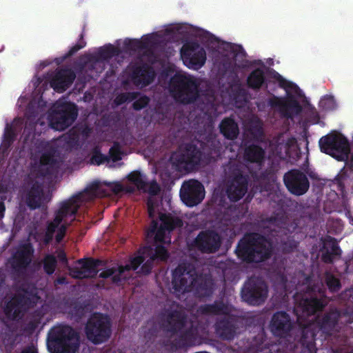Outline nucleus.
Returning <instances> with one entry per match:
<instances>
[{
	"label": "nucleus",
	"instance_id": "a878e982",
	"mask_svg": "<svg viewBox=\"0 0 353 353\" xmlns=\"http://www.w3.org/2000/svg\"><path fill=\"white\" fill-rule=\"evenodd\" d=\"M237 326V319L233 315L224 316L217 319L214 329L216 334L223 340H232L234 338Z\"/></svg>",
	"mask_w": 353,
	"mask_h": 353
},
{
	"label": "nucleus",
	"instance_id": "7c9ffc66",
	"mask_svg": "<svg viewBox=\"0 0 353 353\" xmlns=\"http://www.w3.org/2000/svg\"><path fill=\"white\" fill-rule=\"evenodd\" d=\"M219 132L228 140L233 141L239 134V127L234 117L231 115L223 118L219 125Z\"/></svg>",
	"mask_w": 353,
	"mask_h": 353
},
{
	"label": "nucleus",
	"instance_id": "aec40b11",
	"mask_svg": "<svg viewBox=\"0 0 353 353\" xmlns=\"http://www.w3.org/2000/svg\"><path fill=\"white\" fill-rule=\"evenodd\" d=\"M180 197L188 207H194L201 203L205 197V189L197 180L185 181L180 190Z\"/></svg>",
	"mask_w": 353,
	"mask_h": 353
},
{
	"label": "nucleus",
	"instance_id": "393cba45",
	"mask_svg": "<svg viewBox=\"0 0 353 353\" xmlns=\"http://www.w3.org/2000/svg\"><path fill=\"white\" fill-rule=\"evenodd\" d=\"M322 246L320 248L322 262L326 264H333L335 260L341 259L342 250L334 237L326 236L322 239Z\"/></svg>",
	"mask_w": 353,
	"mask_h": 353
},
{
	"label": "nucleus",
	"instance_id": "f8f14e48",
	"mask_svg": "<svg viewBox=\"0 0 353 353\" xmlns=\"http://www.w3.org/2000/svg\"><path fill=\"white\" fill-rule=\"evenodd\" d=\"M319 144L322 152L332 156L338 161H345L348 158L350 144L343 136L329 134L322 137Z\"/></svg>",
	"mask_w": 353,
	"mask_h": 353
},
{
	"label": "nucleus",
	"instance_id": "473e14b6",
	"mask_svg": "<svg viewBox=\"0 0 353 353\" xmlns=\"http://www.w3.org/2000/svg\"><path fill=\"white\" fill-rule=\"evenodd\" d=\"M199 312L205 315H228L230 310L228 304L222 300H216L213 303L204 304L199 307Z\"/></svg>",
	"mask_w": 353,
	"mask_h": 353
},
{
	"label": "nucleus",
	"instance_id": "f03ea898",
	"mask_svg": "<svg viewBox=\"0 0 353 353\" xmlns=\"http://www.w3.org/2000/svg\"><path fill=\"white\" fill-rule=\"evenodd\" d=\"M82 194H79L69 199L63 201L60 204L59 209L56 212L53 221L48 223L46 230H38L30 233V236L38 243L41 247L48 245L55 235V241L60 243L65 236L68 227L70 223L68 222V218H70V221H73L78 212L80 204L82 201Z\"/></svg>",
	"mask_w": 353,
	"mask_h": 353
},
{
	"label": "nucleus",
	"instance_id": "4468645a",
	"mask_svg": "<svg viewBox=\"0 0 353 353\" xmlns=\"http://www.w3.org/2000/svg\"><path fill=\"white\" fill-rule=\"evenodd\" d=\"M196 269L190 263L179 264L172 272V285L174 293L183 294L192 290V281Z\"/></svg>",
	"mask_w": 353,
	"mask_h": 353
},
{
	"label": "nucleus",
	"instance_id": "58836bf2",
	"mask_svg": "<svg viewBox=\"0 0 353 353\" xmlns=\"http://www.w3.org/2000/svg\"><path fill=\"white\" fill-rule=\"evenodd\" d=\"M143 253L147 256H151L155 261H165L169 257L168 252L163 245H157L154 250L151 248H146Z\"/></svg>",
	"mask_w": 353,
	"mask_h": 353
},
{
	"label": "nucleus",
	"instance_id": "37998d69",
	"mask_svg": "<svg viewBox=\"0 0 353 353\" xmlns=\"http://www.w3.org/2000/svg\"><path fill=\"white\" fill-rule=\"evenodd\" d=\"M325 283L332 293L339 292L341 288L340 280L331 273L325 274Z\"/></svg>",
	"mask_w": 353,
	"mask_h": 353
},
{
	"label": "nucleus",
	"instance_id": "f257e3e1",
	"mask_svg": "<svg viewBox=\"0 0 353 353\" xmlns=\"http://www.w3.org/2000/svg\"><path fill=\"white\" fill-rule=\"evenodd\" d=\"M172 303L161 314L162 325L165 331L176 335L172 346L176 349H185L196 345L199 341L200 323L196 320H188L187 314L181 310L173 308Z\"/></svg>",
	"mask_w": 353,
	"mask_h": 353
},
{
	"label": "nucleus",
	"instance_id": "1a4fd4ad",
	"mask_svg": "<svg viewBox=\"0 0 353 353\" xmlns=\"http://www.w3.org/2000/svg\"><path fill=\"white\" fill-rule=\"evenodd\" d=\"M161 225L157 220H152L150 228L146 232L148 239L153 238L155 243L161 244L170 243V232L183 226V223L181 218L173 216L170 213H160L159 216Z\"/></svg>",
	"mask_w": 353,
	"mask_h": 353
},
{
	"label": "nucleus",
	"instance_id": "680f3d73",
	"mask_svg": "<svg viewBox=\"0 0 353 353\" xmlns=\"http://www.w3.org/2000/svg\"><path fill=\"white\" fill-rule=\"evenodd\" d=\"M126 92L119 94L114 99V103L117 105H121L127 102Z\"/></svg>",
	"mask_w": 353,
	"mask_h": 353
},
{
	"label": "nucleus",
	"instance_id": "09e8293b",
	"mask_svg": "<svg viewBox=\"0 0 353 353\" xmlns=\"http://www.w3.org/2000/svg\"><path fill=\"white\" fill-rule=\"evenodd\" d=\"M83 37H84V32H82L81 33V34L79 35V39L78 43L70 48V50H68V52L66 54L67 57L73 56L79 50H80L81 49L83 48L85 46L86 42L84 41Z\"/></svg>",
	"mask_w": 353,
	"mask_h": 353
},
{
	"label": "nucleus",
	"instance_id": "f704fd0d",
	"mask_svg": "<svg viewBox=\"0 0 353 353\" xmlns=\"http://www.w3.org/2000/svg\"><path fill=\"white\" fill-rule=\"evenodd\" d=\"M315 323H310L302 327L301 343L308 349L312 347L314 343L319 330Z\"/></svg>",
	"mask_w": 353,
	"mask_h": 353
},
{
	"label": "nucleus",
	"instance_id": "dca6fc26",
	"mask_svg": "<svg viewBox=\"0 0 353 353\" xmlns=\"http://www.w3.org/2000/svg\"><path fill=\"white\" fill-rule=\"evenodd\" d=\"M222 238L214 230L201 231L191 243L192 248L203 254H214L221 248Z\"/></svg>",
	"mask_w": 353,
	"mask_h": 353
},
{
	"label": "nucleus",
	"instance_id": "9d476101",
	"mask_svg": "<svg viewBox=\"0 0 353 353\" xmlns=\"http://www.w3.org/2000/svg\"><path fill=\"white\" fill-rule=\"evenodd\" d=\"M85 334L88 341L94 345L106 342L112 334V322L107 314L93 313L85 325Z\"/></svg>",
	"mask_w": 353,
	"mask_h": 353
},
{
	"label": "nucleus",
	"instance_id": "0eeeda50",
	"mask_svg": "<svg viewBox=\"0 0 353 353\" xmlns=\"http://www.w3.org/2000/svg\"><path fill=\"white\" fill-rule=\"evenodd\" d=\"M199 83L190 75L176 73L169 82L170 92L174 100L183 105L194 103L199 97Z\"/></svg>",
	"mask_w": 353,
	"mask_h": 353
},
{
	"label": "nucleus",
	"instance_id": "3c124183",
	"mask_svg": "<svg viewBox=\"0 0 353 353\" xmlns=\"http://www.w3.org/2000/svg\"><path fill=\"white\" fill-rule=\"evenodd\" d=\"M161 188L155 179L151 181H148V185H146L145 190H142L143 192H148L150 195L155 196L159 193Z\"/></svg>",
	"mask_w": 353,
	"mask_h": 353
},
{
	"label": "nucleus",
	"instance_id": "864d4df0",
	"mask_svg": "<svg viewBox=\"0 0 353 353\" xmlns=\"http://www.w3.org/2000/svg\"><path fill=\"white\" fill-rule=\"evenodd\" d=\"M149 259L144 263H143L141 267V272L143 274H149L153 268L154 259L151 256H148Z\"/></svg>",
	"mask_w": 353,
	"mask_h": 353
},
{
	"label": "nucleus",
	"instance_id": "4be33fe9",
	"mask_svg": "<svg viewBox=\"0 0 353 353\" xmlns=\"http://www.w3.org/2000/svg\"><path fill=\"white\" fill-rule=\"evenodd\" d=\"M321 288L319 285H308L306 287L305 296H303L300 301L299 305L303 312L307 314H314L316 312L321 311L326 305V303L322 299L316 296V292H320Z\"/></svg>",
	"mask_w": 353,
	"mask_h": 353
},
{
	"label": "nucleus",
	"instance_id": "bb28decb",
	"mask_svg": "<svg viewBox=\"0 0 353 353\" xmlns=\"http://www.w3.org/2000/svg\"><path fill=\"white\" fill-rule=\"evenodd\" d=\"M214 282L209 274H198L194 276L192 281V290L198 297L210 296L214 291Z\"/></svg>",
	"mask_w": 353,
	"mask_h": 353
},
{
	"label": "nucleus",
	"instance_id": "b1692460",
	"mask_svg": "<svg viewBox=\"0 0 353 353\" xmlns=\"http://www.w3.org/2000/svg\"><path fill=\"white\" fill-rule=\"evenodd\" d=\"M292 328V323L290 315L284 311L275 312L270 323V329L274 336L285 338Z\"/></svg>",
	"mask_w": 353,
	"mask_h": 353
},
{
	"label": "nucleus",
	"instance_id": "79ce46f5",
	"mask_svg": "<svg viewBox=\"0 0 353 353\" xmlns=\"http://www.w3.org/2000/svg\"><path fill=\"white\" fill-rule=\"evenodd\" d=\"M57 264V259L52 254H46L43 259V270L49 275L52 274L54 272Z\"/></svg>",
	"mask_w": 353,
	"mask_h": 353
},
{
	"label": "nucleus",
	"instance_id": "49530a36",
	"mask_svg": "<svg viewBox=\"0 0 353 353\" xmlns=\"http://www.w3.org/2000/svg\"><path fill=\"white\" fill-rule=\"evenodd\" d=\"M41 323V316L36 317L30 319L24 326L23 331L28 334H32Z\"/></svg>",
	"mask_w": 353,
	"mask_h": 353
},
{
	"label": "nucleus",
	"instance_id": "5701e85b",
	"mask_svg": "<svg viewBox=\"0 0 353 353\" xmlns=\"http://www.w3.org/2000/svg\"><path fill=\"white\" fill-rule=\"evenodd\" d=\"M34 249L30 242L21 244L12 256L11 267L16 272L26 270L32 262Z\"/></svg>",
	"mask_w": 353,
	"mask_h": 353
},
{
	"label": "nucleus",
	"instance_id": "6e6552de",
	"mask_svg": "<svg viewBox=\"0 0 353 353\" xmlns=\"http://www.w3.org/2000/svg\"><path fill=\"white\" fill-rule=\"evenodd\" d=\"M249 176L243 165L232 163L228 167L226 183V195L229 200L236 202L243 197L248 191Z\"/></svg>",
	"mask_w": 353,
	"mask_h": 353
},
{
	"label": "nucleus",
	"instance_id": "c85d7f7f",
	"mask_svg": "<svg viewBox=\"0 0 353 353\" xmlns=\"http://www.w3.org/2000/svg\"><path fill=\"white\" fill-rule=\"evenodd\" d=\"M131 78L135 85L148 86L153 82L155 72L152 67L143 63L133 68Z\"/></svg>",
	"mask_w": 353,
	"mask_h": 353
},
{
	"label": "nucleus",
	"instance_id": "412c9836",
	"mask_svg": "<svg viewBox=\"0 0 353 353\" xmlns=\"http://www.w3.org/2000/svg\"><path fill=\"white\" fill-rule=\"evenodd\" d=\"M30 299L21 294H15L8 301L4 307L3 312L9 321H19L23 316L28 309Z\"/></svg>",
	"mask_w": 353,
	"mask_h": 353
},
{
	"label": "nucleus",
	"instance_id": "4c0bfd02",
	"mask_svg": "<svg viewBox=\"0 0 353 353\" xmlns=\"http://www.w3.org/2000/svg\"><path fill=\"white\" fill-rule=\"evenodd\" d=\"M126 179L140 191L145 190L148 185V176L139 170H134L130 172Z\"/></svg>",
	"mask_w": 353,
	"mask_h": 353
},
{
	"label": "nucleus",
	"instance_id": "a211bd4d",
	"mask_svg": "<svg viewBox=\"0 0 353 353\" xmlns=\"http://www.w3.org/2000/svg\"><path fill=\"white\" fill-rule=\"evenodd\" d=\"M283 182L289 192L295 196L305 194L310 188L307 175L297 169H292L285 173Z\"/></svg>",
	"mask_w": 353,
	"mask_h": 353
},
{
	"label": "nucleus",
	"instance_id": "423d86ee",
	"mask_svg": "<svg viewBox=\"0 0 353 353\" xmlns=\"http://www.w3.org/2000/svg\"><path fill=\"white\" fill-rule=\"evenodd\" d=\"M79 342L78 332L68 325L55 326L48 334V347L53 353H75Z\"/></svg>",
	"mask_w": 353,
	"mask_h": 353
},
{
	"label": "nucleus",
	"instance_id": "7ed1b4c3",
	"mask_svg": "<svg viewBox=\"0 0 353 353\" xmlns=\"http://www.w3.org/2000/svg\"><path fill=\"white\" fill-rule=\"evenodd\" d=\"M219 143L215 136L208 134L201 140L194 139L180 145L179 151L173 157V163L179 170L192 171L201 163L203 158L211 159L219 153Z\"/></svg>",
	"mask_w": 353,
	"mask_h": 353
},
{
	"label": "nucleus",
	"instance_id": "de8ad7c7",
	"mask_svg": "<svg viewBox=\"0 0 353 353\" xmlns=\"http://www.w3.org/2000/svg\"><path fill=\"white\" fill-rule=\"evenodd\" d=\"M150 101V98L146 95H142L137 97L132 103V108L136 111H139L147 107Z\"/></svg>",
	"mask_w": 353,
	"mask_h": 353
},
{
	"label": "nucleus",
	"instance_id": "69168bd1",
	"mask_svg": "<svg viewBox=\"0 0 353 353\" xmlns=\"http://www.w3.org/2000/svg\"><path fill=\"white\" fill-rule=\"evenodd\" d=\"M140 94L141 93L139 92H127V102H131L132 101H134Z\"/></svg>",
	"mask_w": 353,
	"mask_h": 353
},
{
	"label": "nucleus",
	"instance_id": "9b49d317",
	"mask_svg": "<svg viewBox=\"0 0 353 353\" xmlns=\"http://www.w3.org/2000/svg\"><path fill=\"white\" fill-rule=\"evenodd\" d=\"M241 295L242 300L250 305L259 306L268 298V286L261 277L251 276L244 283Z\"/></svg>",
	"mask_w": 353,
	"mask_h": 353
},
{
	"label": "nucleus",
	"instance_id": "a18cd8bd",
	"mask_svg": "<svg viewBox=\"0 0 353 353\" xmlns=\"http://www.w3.org/2000/svg\"><path fill=\"white\" fill-rule=\"evenodd\" d=\"M319 106L325 110H332L336 108L335 99L332 95H325L319 102Z\"/></svg>",
	"mask_w": 353,
	"mask_h": 353
},
{
	"label": "nucleus",
	"instance_id": "ddd939ff",
	"mask_svg": "<svg viewBox=\"0 0 353 353\" xmlns=\"http://www.w3.org/2000/svg\"><path fill=\"white\" fill-rule=\"evenodd\" d=\"M63 162L59 148L54 145L47 143L40 157L38 173L43 177L51 176L58 172Z\"/></svg>",
	"mask_w": 353,
	"mask_h": 353
},
{
	"label": "nucleus",
	"instance_id": "39448f33",
	"mask_svg": "<svg viewBox=\"0 0 353 353\" xmlns=\"http://www.w3.org/2000/svg\"><path fill=\"white\" fill-rule=\"evenodd\" d=\"M263 233L270 242L280 244L283 251L290 253L296 248L298 243L288 234L286 219L284 216H271L262 221Z\"/></svg>",
	"mask_w": 353,
	"mask_h": 353
},
{
	"label": "nucleus",
	"instance_id": "0e129e2a",
	"mask_svg": "<svg viewBox=\"0 0 353 353\" xmlns=\"http://www.w3.org/2000/svg\"><path fill=\"white\" fill-rule=\"evenodd\" d=\"M252 133L256 136L261 137L263 134V130L260 125H254L251 129Z\"/></svg>",
	"mask_w": 353,
	"mask_h": 353
},
{
	"label": "nucleus",
	"instance_id": "4d7b16f0",
	"mask_svg": "<svg viewBox=\"0 0 353 353\" xmlns=\"http://www.w3.org/2000/svg\"><path fill=\"white\" fill-rule=\"evenodd\" d=\"M100 188V184L99 182L94 181L90 184L85 188V192L90 194L92 196H96Z\"/></svg>",
	"mask_w": 353,
	"mask_h": 353
},
{
	"label": "nucleus",
	"instance_id": "ea45409f",
	"mask_svg": "<svg viewBox=\"0 0 353 353\" xmlns=\"http://www.w3.org/2000/svg\"><path fill=\"white\" fill-rule=\"evenodd\" d=\"M120 53V50L112 44H108L99 48L98 56L103 60H108Z\"/></svg>",
	"mask_w": 353,
	"mask_h": 353
},
{
	"label": "nucleus",
	"instance_id": "8fccbe9b",
	"mask_svg": "<svg viewBox=\"0 0 353 353\" xmlns=\"http://www.w3.org/2000/svg\"><path fill=\"white\" fill-rule=\"evenodd\" d=\"M140 44L139 39H126L124 40L123 47L126 50L137 51L141 50Z\"/></svg>",
	"mask_w": 353,
	"mask_h": 353
},
{
	"label": "nucleus",
	"instance_id": "c03bdc74",
	"mask_svg": "<svg viewBox=\"0 0 353 353\" xmlns=\"http://www.w3.org/2000/svg\"><path fill=\"white\" fill-rule=\"evenodd\" d=\"M17 137V133L14 128L7 124L3 134V145L9 148L14 141Z\"/></svg>",
	"mask_w": 353,
	"mask_h": 353
},
{
	"label": "nucleus",
	"instance_id": "c756f323",
	"mask_svg": "<svg viewBox=\"0 0 353 353\" xmlns=\"http://www.w3.org/2000/svg\"><path fill=\"white\" fill-rule=\"evenodd\" d=\"M45 199L42 185L38 181H34L26 193V202L27 205L30 210L40 208Z\"/></svg>",
	"mask_w": 353,
	"mask_h": 353
},
{
	"label": "nucleus",
	"instance_id": "cd10ccee",
	"mask_svg": "<svg viewBox=\"0 0 353 353\" xmlns=\"http://www.w3.org/2000/svg\"><path fill=\"white\" fill-rule=\"evenodd\" d=\"M76 74L69 68H61L54 73L50 81V86L59 93L65 92L74 82Z\"/></svg>",
	"mask_w": 353,
	"mask_h": 353
},
{
	"label": "nucleus",
	"instance_id": "72a5a7b5",
	"mask_svg": "<svg viewBox=\"0 0 353 353\" xmlns=\"http://www.w3.org/2000/svg\"><path fill=\"white\" fill-rule=\"evenodd\" d=\"M265 152L260 145L250 144L245 148L243 157L250 163H261L265 158Z\"/></svg>",
	"mask_w": 353,
	"mask_h": 353
},
{
	"label": "nucleus",
	"instance_id": "2f4dec72",
	"mask_svg": "<svg viewBox=\"0 0 353 353\" xmlns=\"http://www.w3.org/2000/svg\"><path fill=\"white\" fill-rule=\"evenodd\" d=\"M339 317L340 314L336 310L327 312L321 318L318 317L316 321L318 330L330 334L338 324Z\"/></svg>",
	"mask_w": 353,
	"mask_h": 353
},
{
	"label": "nucleus",
	"instance_id": "c9c22d12",
	"mask_svg": "<svg viewBox=\"0 0 353 353\" xmlns=\"http://www.w3.org/2000/svg\"><path fill=\"white\" fill-rule=\"evenodd\" d=\"M77 263L81 265L83 273L87 278H95L98 274V267L101 265L102 261L100 259H80Z\"/></svg>",
	"mask_w": 353,
	"mask_h": 353
},
{
	"label": "nucleus",
	"instance_id": "a19ab883",
	"mask_svg": "<svg viewBox=\"0 0 353 353\" xmlns=\"http://www.w3.org/2000/svg\"><path fill=\"white\" fill-rule=\"evenodd\" d=\"M110 158L108 156L103 154L98 147H95L92 150L91 157L90 159V163L95 165H100L105 162H109Z\"/></svg>",
	"mask_w": 353,
	"mask_h": 353
},
{
	"label": "nucleus",
	"instance_id": "13d9d810",
	"mask_svg": "<svg viewBox=\"0 0 353 353\" xmlns=\"http://www.w3.org/2000/svg\"><path fill=\"white\" fill-rule=\"evenodd\" d=\"M71 276L77 279H87L85 274L83 273V270L81 268L74 267L70 270Z\"/></svg>",
	"mask_w": 353,
	"mask_h": 353
},
{
	"label": "nucleus",
	"instance_id": "e2e57ef3",
	"mask_svg": "<svg viewBox=\"0 0 353 353\" xmlns=\"http://www.w3.org/2000/svg\"><path fill=\"white\" fill-rule=\"evenodd\" d=\"M112 282L117 285H120L123 281L125 280V278H122V275L117 274V272L113 274L111 277Z\"/></svg>",
	"mask_w": 353,
	"mask_h": 353
},
{
	"label": "nucleus",
	"instance_id": "20e7f679",
	"mask_svg": "<svg viewBox=\"0 0 353 353\" xmlns=\"http://www.w3.org/2000/svg\"><path fill=\"white\" fill-rule=\"evenodd\" d=\"M235 252L237 257L243 262H263L272 256V243L265 234L250 233L239 240Z\"/></svg>",
	"mask_w": 353,
	"mask_h": 353
},
{
	"label": "nucleus",
	"instance_id": "f3484780",
	"mask_svg": "<svg viewBox=\"0 0 353 353\" xmlns=\"http://www.w3.org/2000/svg\"><path fill=\"white\" fill-rule=\"evenodd\" d=\"M183 63L189 68L198 70L205 63V50L196 41L185 43L181 50Z\"/></svg>",
	"mask_w": 353,
	"mask_h": 353
},
{
	"label": "nucleus",
	"instance_id": "6e6d98bb",
	"mask_svg": "<svg viewBox=\"0 0 353 353\" xmlns=\"http://www.w3.org/2000/svg\"><path fill=\"white\" fill-rule=\"evenodd\" d=\"M145 261V256L142 255L137 256L131 259L130 263V270H136Z\"/></svg>",
	"mask_w": 353,
	"mask_h": 353
},
{
	"label": "nucleus",
	"instance_id": "6ab92c4d",
	"mask_svg": "<svg viewBox=\"0 0 353 353\" xmlns=\"http://www.w3.org/2000/svg\"><path fill=\"white\" fill-rule=\"evenodd\" d=\"M268 103L271 108H277L281 115L286 119H293L303 110L298 100L292 94L285 98L273 95L268 99Z\"/></svg>",
	"mask_w": 353,
	"mask_h": 353
},
{
	"label": "nucleus",
	"instance_id": "bf43d9fd",
	"mask_svg": "<svg viewBox=\"0 0 353 353\" xmlns=\"http://www.w3.org/2000/svg\"><path fill=\"white\" fill-rule=\"evenodd\" d=\"M116 272H117L116 268H108V269H106L105 270L101 272L99 274V277L102 278V279H108L109 277H112V276L113 274H114Z\"/></svg>",
	"mask_w": 353,
	"mask_h": 353
},
{
	"label": "nucleus",
	"instance_id": "338daca9",
	"mask_svg": "<svg viewBox=\"0 0 353 353\" xmlns=\"http://www.w3.org/2000/svg\"><path fill=\"white\" fill-rule=\"evenodd\" d=\"M112 191L116 194L124 192V186L119 182L114 183L112 187Z\"/></svg>",
	"mask_w": 353,
	"mask_h": 353
},
{
	"label": "nucleus",
	"instance_id": "e433bc0d",
	"mask_svg": "<svg viewBox=\"0 0 353 353\" xmlns=\"http://www.w3.org/2000/svg\"><path fill=\"white\" fill-rule=\"evenodd\" d=\"M266 79L263 70L256 68L252 70L247 78V85L252 90H259L264 84Z\"/></svg>",
	"mask_w": 353,
	"mask_h": 353
},
{
	"label": "nucleus",
	"instance_id": "603ef678",
	"mask_svg": "<svg viewBox=\"0 0 353 353\" xmlns=\"http://www.w3.org/2000/svg\"><path fill=\"white\" fill-rule=\"evenodd\" d=\"M109 158L112 159L114 162H117L121 159V150L118 143H114L109 150Z\"/></svg>",
	"mask_w": 353,
	"mask_h": 353
},
{
	"label": "nucleus",
	"instance_id": "052dcab7",
	"mask_svg": "<svg viewBox=\"0 0 353 353\" xmlns=\"http://www.w3.org/2000/svg\"><path fill=\"white\" fill-rule=\"evenodd\" d=\"M139 42H141V50L147 49L152 43V37L150 35H147L146 37H143L142 40H139Z\"/></svg>",
	"mask_w": 353,
	"mask_h": 353
},
{
	"label": "nucleus",
	"instance_id": "2eb2a0df",
	"mask_svg": "<svg viewBox=\"0 0 353 353\" xmlns=\"http://www.w3.org/2000/svg\"><path fill=\"white\" fill-rule=\"evenodd\" d=\"M77 115L78 110L75 103H59L54 106L51 114L52 127L57 130H64L74 123Z\"/></svg>",
	"mask_w": 353,
	"mask_h": 353
},
{
	"label": "nucleus",
	"instance_id": "774afa93",
	"mask_svg": "<svg viewBox=\"0 0 353 353\" xmlns=\"http://www.w3.org/2000/svg\"><path fill=\"white\" fill-rule=\"evenodd\" d=\"M21 353H38L37 350L34 345L28 346L24 348Z\"/></svg>",
	"mask_w": 353,
	"mask_h": 353
},
{
	"label": "nucleus",
	"instance_id": "5fc2aeb1",
	"mask_svg": "<svg viewBox=\"0 0 353 353\" xmlns=\"http://www.w3.org/2000/svg\"><path fill=\"white\" fill-rule=\"evenodd\" d=\"M274 79L278 81L280 88L283 89L291 88L293 83L284 79L279 73L275 72L274 74Z\"/></svg>",
	"mask_w": 353,
	"mask_h": 353
}]
</instances>
